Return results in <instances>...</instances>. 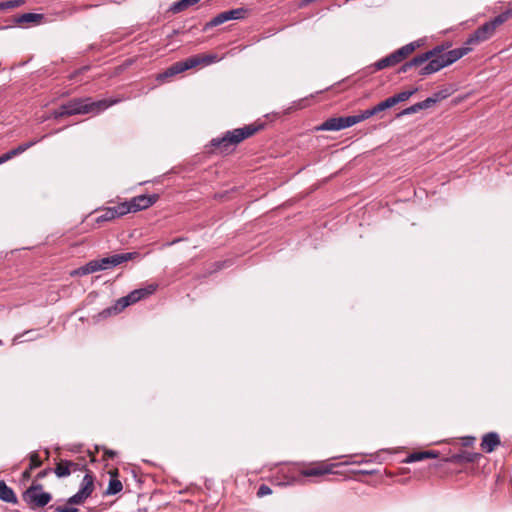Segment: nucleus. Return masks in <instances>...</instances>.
<instances>
[{
  "label": "nucleus",
  "mask_w": 512,
  "mask_h": 512,
  "mask_svg": "<svg viewBox=\"0 0 512 512\" xmlns=\"http://www.w3.org/2000/svg\"><path fill=\"white\" fill-rule=\"evenodd\" d=\"M42 18L43 16L41 14L24 13L17 17L16 22L19 24L39 22Z\"/></svg>",
  "instance_id": "b1692460"
},
{
  "label": "nucleus",
  "mask_w": 512,
  "mask_h": 512,
  "mask_svg": "<svg viewBox=\"0 0 512 512\" xmlns=\"http://www.w3.org/2000/svg\"><path fill=\"white\" fill-rule=\"evenodd\" d=\"M333 464H316L315 466L303 469L300 471L299 475L296 477H292L291 480L287 484H304L305 478L307 477H320L326 474H330L333 472Z\"/></svg>",
  "instance_id": "0eeeda50"
},
{
  "label": "nucleus",
  "mask_w": 512,
  "mask_h": 512,
  "mask_svg": "<svg viewBox=\"0 0 512 512\" xmlns=\"http://www.w3.org/2000/svg\"><path fill=\"white\" fill-rule=\"evenodd\" d=\"M199 1L200 0H179L177 2H174L170 6L169 11L174 14L180 13V12L186 10L187 8H189L190 6L197 4Z\"/></svg>",
  "instance_id": "412c9836"
},
{
  "label": "nucleus",
  "mask_w": 512,
  "mask_h": 512,
  "mask_svg": "<svg viewBox=\"0 0 512 512\" xmlns=\"http://www.w3.org/2000/svg\"><path fill=\"white\" fill-rule=\"evenodd\" d=\"M481 454L479 453H472L468 451H461L460 453H456L451 455L449 458L446 459L448 462L452 463H473L480 459Z\"/></svg>",
  "instance_id": "f8f14e48"
},
{
  "label": "nucleus",
  "mask_w": 512,
  "mask_h": 512,
  "mask_svg": "<svg viewBox=\"0 0 512 512\" xmlns=\"http://www.w3.org/2000/svg\"><path fill=\"white\" fill-rule=\"evenodd\" d=\"M418 47H420V43L418 41L410 42L401 48L395 50V54L402 62L405 58H407L411 53H413Z\"/></svg>",
  "instance_id": "6ab92c4d"
},
{
  "label": "nucleus",
  "mask_w": 512,
  "mask_h": 512,
  "mask_svg": "<svg viewBox=\"0 0 512 512\" xmlns=\"http://www.w3.org/2000/svg\"><path fill=\"white\" fill-rule=\"evenodd\" d=\"M271 493H272L271 488L268 485L262 484L258 488L257 496L264 497V496L270 495Z\"/></svg>",
  "instance_id": "79ce46f5"
},
{
  "label": "nucleus",
  "mask_w": 512,
  "mask_h": 512,
  "mask_svg": "<svg viewBox=\"0 0 512 512\" xmlns=\"http://www.w3.org/2000/svg\"><path fill=\"white\" fill-rule=\"evenodd\" d=\"M495 30L492 23L486 22L481 25L474 33H472L465 41L466 45H478L479 43L488 40L492 37Z\"/></svg>",
  "instance_id": "9d476101"
},
{
  "label": "nucleus",
  "mask_w": 512,
  "mask_h": 512,
  "mask_svg": "<svg viewBox=\"0 0 512 512\" xmlns=\"http://www.w3.org/2000/svg\"><path fill=\"white\" fill-rule=\"evenodd\" d=\"M421 109H428L436 104V99L433 96L426 98L425 100L419 102Z\"/></svg>",
  "instance_id": "37998d69"
},
{
  "label": "nucleus",
  "mask_w": 512,
  "mask_h": 512,
  "mask_svg": "<svg viewBox=\"0 0 512 512\" xmlns=\"http://www.w3.org/2000/svg\"><path fill=\"white\" fill-rule=\"evenodd\" d=\"M374 115H376V114H375L374 109L372 107L370 109H366V110L362 111L360 114L353 115V117H355L356 124H358V123H360V122H362V121H364V120H366V119H368V118H370V117H372Z\"/></svg>",
  "instance_id": "7c9ffc66"
},
{
  "label": "nucleus",
  "mask_w": 512,
  "mask_h": 512,
  "mask_svg": "<svg viewBox=\"0 0 512 512\" xmlns=\"http://www.w3.org/2000/svg\"><path fill=\"white\" fill-rule=\"evenodd\" d=\"M401 61L395 54V52H392L391 54L387 55L386 57L378 60L373 64V67L375 70L379 71L388 67H392L400 63Z\"/></svg>",
  "instance_id": "dca6fc26"
},
{
  "label": "nucleus",
  "mask_w": 512,
  "mask_h": 512,
  "mask_svg": "<svg viewBox=\"0 0 512 512\" xmlns=\"http://www.w3.org/2000/svg\"><path fill=\"white\" fill-rule=\"evenodd\" d=\"M444 50L445 47L443 45H438L432 48L431 50L424 52L423 54H427V63L433 59L440 57V55L446 53Z\"/></svg>",
  "instance_id": "a878e982"
},
{
  "label": "nucleus",
  "mask_w": 512,
  "mask_h": 512,
  "mask_svg": "<svg viewBox=\"0 0 512 512\" xmlns=\"http://www.w3.org/2000/svg\"><path fill=\"white\" fill-rule=\"evenodd\" d=\"M123 489V485L118 479H111L106 490V494L115 495Z\"/></svg>",
  "instance_id": "cd10ccee"
},
{
  "label": "nucleus",
  "mask_w": 512,
  "mask_h": 512,
  "mask_svg": "<svg viewBox=\"0 0 512 512\" xmlns=\"http://www.w3.org/2000/svg\"><path fill=\"white\" fill-rule=\"evenodd\" d=\"M23 3L22 0H8L0 2V10L13 9L19 7Z\"/></svg>",
  "instance_id": "72a5a7b5"
},
{
  "label": "nucleus",
  "mask_w": 512,
  "mask_h": 512,
  "mask_svg": "<svg viewBox=\"0 0 512 512\" xmlns=\"http://www.w3.org/2000/svg\"><path fill=\"white\" fill-rule=\"evenodd\" d=\"M157 194L139 195L131 199L129 202H123L129 208V212H137L149 208L158 200Z\"/></svg>",
  "instance_id": "1a4fd4ad"
},
{
  "label": "nucleus",
  "mask_w": 512,
  "mask_h": 512,
  "mask_svg": "<svg viewBox=\"0 0 512 512\" xmlns=\"http://www.w3.org/2000/svg\"><path fill=\"white\" fill-rule=\"evenodd\" d=\"M135 259H140V253L126 252L114 254L101 259L91 260L84 266L80 267L75 273L78 275H88L97 271L107 270L116 267L124 262Z\"/></svg>",
  "instance_id": "f03ea898"
},
{
  "label": "nucleus",
  "mask_w": 512,
  "mask_h": 512,
  "mask_svg": "<svg viewBox=\"0 0 512 512\" xmlns=\"http://www.w3.org/2000/svg\"><path fill=\"white\" fill-rule=\"evenodd\" d=\"M421 109V106L418 103L414 104V105H411L410 107H407L405 109H403L398 115L397 117H401V116H404V115H411V114H414V113H417L419 112Z\"/></svg>",
  "instance_id": "f704fd0d"
},
{
  "label": "nucleus",
  "mask_w": 512,
  "mask_h": 512,
  "mask_svg": "<svg viewBox=\"0 0 512 512\" xmlns=\"http://www.w3.org/2000/svg\"><path fill=\"white\" fill-rule=\"evenodd\" d=\"M130 304H129V301L127 300V298L124 296V297H121L120 299H118L115 304L111 307H108L106 309H104L103 311H101L99 313V317L101 318H107L111 315H116V314H119L120 312H122L126 307H128Z\"/></svg>",
  "instance_id": "4468645a"
},
{
  "label": "nucleus",
  "mask_w": 512,
  "mask_h": 512,
  "mask_svg": "<svg viewBox=\"0 0 512 512\" xmlns=\"http://www.w3.org/2000/svg\"><path fill=\"white\" fill-rule=\"evenodd\" d=\"M76 466L77 464L72 461L61 460L54 469V472L59 478L67 477L71 474V468H76Z\"/></svg>",
  "instance_id": "f3484780"
},
{
  "label": "nucleus",
  "mask_w": 512,
  "mask_h": 512,
  "mask_svg": "<svg viewBox=\"0 0 512 512\" xmlns=\"http://www.w3.org/2000/svg\"><path fill=\"white\" fill-rule=\"evenodd\" d=\"M127 300L129 301V304H134L138 301H140L142 298L141 292L138 289L133 290L128 295L125 296Z\"/></svg>",
  "instance_id": "e433bc0d"
},
{
  "label": "nucleus",
  "mask_w": 512,
  "mask_h": 512,
  "mask_svg": "<svg viewBox=\"0 0 512 512\" xmlns=\"http://www.w3.org/2000/svg\"><path fill=\"white\" fill-rule=\"evenodd\" d=\"M260 128L261 126L250 124L227 131L222 137L213 138L210 147L219 149L220 153H229L233 150L232 147L254 135Z\"/></svg>",
  "instance_id": "f257e3e1"
},
{
  "label": "nucleus",
  "mask_w": 512,
  "mask_h": 512,
  "mask_svg": "<svg viewBox=\"0 0 512 512\" xmlns=\"http://www.w3.org/2000/svg\"><path fill=\"white\" fill-rule=\"evenodd\" d=\"M120 99H102L98 101H91L90 98L86 99H72L67 103H64L68 115L86 114L89 112H101L108 107L117 104Z\"/></svg>",
  "instance_id": "20e7f679"
},
{
  "label": "nucleus",
  "mask_w": 512,
  "mask_h": 512,
  "mask_svg": "<svg viewBox=\"0 0 512 512\" xmlns=\"http://www.w3.org/2000/svg\"><path fill=\"white\" fill-rule=\"evenodd\" d=\"M500 445V437L496 432L485 434L481 441V448L486 453H491Z\"/></svg>",
  "instance_id": "ddd939ff"
},
{
  "label": "nucleus",
  "mask_w": 512,
  "mask_h": 512,
  "mask_svg": "<svg viewBox=\"0 0 512 512\" xmlns=\"http://www.w3.org/2000/svg\"><path fill=\"white\" fill-rule=\"evenodd\" d=\"M229 21L228 18H227V13L226 11L224 12H221L219 13L218 15H216L214 18H212L209 22H207L205 25H204V28L203 30L206 31L210 28H213V27H216V26H219L225 22Z\"/></svg>",
  "instance_id": "4be33fe9"
},
{
  "label": "nucleus",
  "mask_w": 512,
  "mask_h": 512,
  "mask_svg": "<svg viewBox=\"0 0 512 512\" xmlns=\"http://www.w3.org/2000/svg\"><path fill=\"white\" fill-rule=\"evenodd\" d=\"M67 110L64 108V104H62L58 109L54 110L52 112V117L54 119L62 118L64 116H69L68 113H66Z\"/></svg>",
  "instance_id": "a19ab883"
},
{
  "label": "nucleus",
  "mask_w": 512,
  "mask_h": 512,
  "mask_svg": "<svg viewBox=\"0 0 512 512\" xmlns=\"http://www.w3.org/2000/svg\"><path fill=\"white\" fill-rule=\"evenodd\" d=\"M393 106H394V105H393V103H392L391 98H390V97H388V98H387V99H385L384 101H382V102L378 103L377 105H375V106L373 107V109H374L375 114H378L379 112H382V111H384V110H387V109H389V108H391V107H393Z\"/></svg>",
  "instance_id": "c756f323"
},
{
  "label": "nucleus",
  "mask_w": 512,
  "mask_h": 512,
  "mask_svg": "<svg viewBox=\"0 0 512 512\" xmlns=\"http://www.w3.org/2000/svg\"><path fill=\"white\" fill-rule=\"evenodd\" d=\"M93 490H94V477L91 473H86L82 480L81 487H80L79 491L81 492V494L84 495V497L88 498L92 494Z\"/></svg>",
  "instance_id": "aec40b11"
},
{
  "label": "nucleus",
  "mask_w": 512,
  "mask_h": 512,
  "mask_svg": "<svg viewBox=\"0 0 512 512\" xmlns=\"http://www.w3.org/2000/svg\"><path fill=\"white\" fill-rule=\"evenodd\" d=\"M49 472H50V469L42 470V471H40V472L37 474L36 478H37V479H42V478L46 477V476L48 475V473H49Z\"/></svg>",
  "instance_id": "49530a36"
},
{
  "label": "nucleus",
  "mask_w": 512,
  "mask_h": 512,
  "mask_svg": "<svg viewBox=\"0 0 512 512\" xmlns=\"http://www.w3.org/2000/svg\"><path fill=\"white\" fill-rule=\"evenodd\" d=\"M129 213V208L126 204L119 203L117 205L107 207L102 210V213L96 218L97 223L106 222L115 218L121 217Z\"/></svg>",
  "instance_id": "9b49d317"
},
{
  "label": "nucleus",
  "mask_w": 512,
  "mask_h": 512,
  "mask_svg": "<svg viewBox=\"0 0 512 512\" xmlns=\"http://www.w3.org/2000/svg\"><path fill=\"white\" fill-rule=\"evenodd\" d=\"M42 465V461L37 452H33L30 454V470L36 469Z\"/></svg>",
  "instance_id": "4c0bfd02"
},
{
  "label": "nucleus",
  "mask_w": 512,
  "mask_h": 512,
  "mask_svg": "<svg viewBox=\"0 0 512 512\" xmlns=\"http://www.w3.org/2000/svg\"><path fill=\"white\" fill-rule=\"evenodd\" d=\"M449 96V93L447 90H441V91H438L436 92L433 97L434 99H436V103L442 99H445Z\"/></svg>",
  "instance_id": "c03bdc74"
},
{
  "label": "nucleus",
  "mask_w": 512,
  "mask_h": 512,
  "mask_svg": "<svg viewBox=\"0 0 512 512\" xmlns=\"http://www.w3.org/2000/svg\"><path fill=\"white\" fill-rule=\"evenodd\" d=\"M356 124V119L353 115L331 117L325 120L317 129L321 131H339L349 128Z\"/></svg>",
  "instance_id": "6e6552de"
},
{
  "label": "nucleus",
  "mask_w": 512,
  "mask_h": 512,
  "mask_svg": "<svg viewBox=\"0 0 512 512\" xmlns=\"http://www.w3.org/2000/svg\"><path fill=\"white\" fill-rule=\"evenodd\" d=\"M13 157H14V155L12 154L11 150L0 156L1 160L3 161V163L9 161Z\"/></svg>",
  "instance_id": "a18cd8bd"
},
{
  "label": "nucleus",
  "mask_w": 512,
  "mask_h": 512,
  "mask_svg": "<svg viewBox=\"0 0 512 512\" xmlns=\"http://www.w3.org/2000/svg\"><path fill=\"white\" fill-rule=\"evenodd\" d=\"M363 474H370L369 471H362Z\"/></svg>",
  "instance_id": "3c124183"
},
{
  "label": "nucleus",
  "mask_w": 512,
  "mask_h": 512,
  "mask_svg": "<svg viewBox=\"0 0 512 512\" xmlns=\"http://www.w3.org/2000/svg\"><path fill=\"white\" fill-rule=\"evenodd\" d=\"M248 10L246 8L240 7L236 9H231L226 11L228 20H240L244 19Z\"/></svg>",
  "instance_id": "393cba45"
},
{
  "label": "nucleus",
  "mask_w": 512,
  "mask_h": 512,
  "mask_svg": "<svg viewBox=\"0 0 512 512\" xmlns=\"http://www.w3.org/2000/svg\"><path fill=\"white\" fill-rule=\"evenodd\" d=\"M428 459V454L425 451L413 452L406 457L404 460L405 463H413L417 461H422Z\"/></svg>",
  "instance_id": "c85d7f7f"
},
{
  "label": "nucleus",
  "mask_w": 512,
  "mask_h": 512,
  "mask_svg": "<svg viewBox=\"0 0 512 512\" xmlns=\"http://www.w3.org/2000/svg\"><path fill=\"white\" fill-rule=\"evenodd\" d=\"M217 59V55L214 54H199L191 56L182 61L173 63L170 67H168L163 73L159 75L158 79H166L168 77L182 73L201 64L209 65L211 63L216 62Z\"/></svg>",
  "instance_id": "39448f33"
},
{
  "label": "nucleus",
  "mask_w": 512,
  "mask_h": 512,
  "mask_svg": "<svg viewBox=\"0 0 512 512\" xmlns=\"http://www.w3.org/2000/svg\"><path fill=\"white\" fill-rule=\"evenodd\" d=\"M104 455H105V457H107V458H113V457L116 455V452H115V451H113V450L105 449V451H104Z\"/></svg>",
  "instance_id": "de8ad7c7"
},
{
  "label": "nucleus",
  "mask_w": 512,
  "mask_h": 512,
  "mask_svg": "<svg viewBox=\"0 0 512 512\" xmlns=\"http://www.w3.org/2000/svg\"><path fill=\"white\" fill-rule=\"evenodd\" d=\"M24 335H29V337H28L27 339H25L24 341H32V340H34V339H36V338L38 337V334H36L34 330L26 331V332L23 334V336H24ZM21 337H22V335H20V334H19V335H16V336L13 338L12 343H13V344H17V343L23 342L22 340H20V339H21Z\"/></svg>",
  "instance_id": "473e14b6"
},
{
  "label": "nucleus",
  "mask_w": 512,
  "mask_h": 512,
  "mask_svg": "<svg viewBox=\"0 0 512 512\" xmlns=\"http://www.w3.org/2000/svg\"><path fill=\"white\" fill-rule=\"evenodd\" d=\"M158 285L155 283L148 284L146 287L139 288L138 290L141 292L142 298H146L152 295L157 290Z\"/></svg>",
  "instance_id": "2f4dec72"
},
{
  "label": "nucleus",
  "mask_w": 512,
  "mask_h": 512,
  "mask_svg": "<svg viewBox=\"0 0 512 512\" xmlns=\"http://www.w3.org/2000/svg\"><path fill=\"white\" fill-rule=\"evenodd\" d=\"M427 54H419L412 58L411 60L405 62L398 70L399 73H406L412 68H418L420 69L427 64Z\"/></svg>",
  "instance_id": "2eb2a0df"
},
{
  "label": "nucleus",
  "mask_w": 512,
  "mask_h": 512,
  "mask_svg": "<svg viewBox=\"0 0 512 512\" xmlns=\"http://www.w3.org/2000/svg\"><path fill=\"white\" fill-rule=\"evenodd\" d=\"M31 471H32V470H30V467H29L28 469H26V470L22 473V478H23L24 480H28V479H30V476H31V474H30V473H31Z\"/></svg>",
  "instance_id": "09e8293b"
},
{
  "label": "nucleus",
  "mask_w": 512,
  "mask_h": 512,
  "mask_svg": "<svg viewBox=\"0 0 512 512\" xmlns=\"http://www.w3.org/2000/svg\"><path fill=\"white\" fill-rule=\"evenodd\" d=\"M0 499L11 504L18 502L14 491L4 481H0Z\"/></svg>",
  "instance_id": "a211bd4d"
},
{
  "label": "nucleus",
  "mask_w": 512,
  "mask_h": 512,
  "mask_svg": "<svg viewBox=\"0 0 512 512\" xmlns=\"http://www.w3.org/2000/svg\"><path fill=\"white\" fill-rule=\"evenodd\" d=\"M22 497L33 509L46 506L52 499V495L49 492L43 491L42 484L36 482H33L32 485L25 490Z\"/></svg>",
  "instance_id": "423d86ee"
},
{
  "label": "nucleus",
  "mask_w": 512,
  "mask_h": 512,
  "mask_svg": "<svg viewBox=\"0 0 512 512\" xmlns=\"http://www.w3.org/2000/svg\"><path fill=\"white\" fill-rule=\"evenodd\" d=\"M472 50L471 45H464L453 50H449L440 57L429 61L419 70V75L426 76L440 71L441 69L455 63Z\"/></svg>",
  "instance_id": "7ed1b4c3"
},
{
  "label": "nucleus",
  "mask_w": 512,
  "mask_h": 512,
  "mask_svg": "<svg viewBox=\"0 0 512 512\" xmlns=\"http://www.w3.org/2000/svg\"><path fill=\"white\" fill-rule=\"evenodd\" d=\"M41 139L32 140L26 143H22L18 145L16 148L12 149L11 152L15 156H18L22 153H24L26 150L37 144Z\"/></svg>",
  "instance_id": "bb28decb"
},
{
  "label": "nucleus",
  "mask_w": 512,
  "mask_h": 512,
  "mask_svg": "<svg viewBox=\"0 0 512 512\" xmlns=\"http://www.w3.org/2000/svg\"><path fill=\"white\" fill-rule=\"evenodd\" d=\"M416 92H417V88H414L412 90L402 91V92H400L398 94H395V95L391 96L390 98L392 100L393 105L395 106L398 103H401V102H404V101L408 100Z\"/></svg>",
  "instance_id": "5701e85b"
},
{
  "label": "nucleus",
  "mask_w": 512,
  "mask_h": 512,
  "mask_svg": "<svg viewBox=\"0 0 512 512\" xmlns=\"http://www.w3.org/2000/svg\"><path fill=\"white\" fill-rule=\"evenodd\" d=\"M508 17L509 15L507 14H501L496 16L493 20L489 21V23H492L494 30H496V28L502 23H504L508 19Z\"/></svg>",
  "instance_id": "58836bf2"
},
{
  "label": "nucleus",
  "mask_w": 512,
  "mask_h": 512,
  "mask_svg": "<svg viewBox=\"0 0 512 512\" xmlns=\"http://www.w3.org/2000/svg\"><path fill=\"white\" fill-rule=\"evenodd\" d=\"M50 509H53L55 512H78V508L70 507V506H54L51 505Z\"/></svg>",
  "instance_id": "ea45409f"
},
{
  "label": "nucleus",
  "mask_w": 512,
  "mask_h": 512,
  "mask_svg": "<svg viewBox=\"0 0 512 512\" xmlns=\"http://www.w3.org/2000/svg\"><path fill=\"white\" fill-rule=\"evenodd\" d=\"M86 499L87 497H84V495L78 491L76 494L68 498L67 503L71 505H79L82 504Z\"/></svg>",
  "instance_id": "c9c22d12"
},
{
  "label": "nucleus",
  "mask_w": 512,
  "mask_h": 512,
  "mask_svg": "<svg viewBox=\"0 0 512 512\" xmlns=\"http://www.w3.org/2000/svg\"><path fill=\"white\" fill-rule=\"evenodd\" d=\"M428 454V458H436L438 457V453L435 451H425Z\"/></svg>",
  "instance_id": "8fccbe9b"
}]
</instances>
